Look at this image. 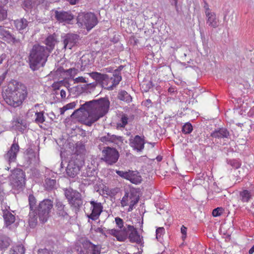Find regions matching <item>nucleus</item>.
<instances>
[{
  "mask_svg": "<svg viewBox=\"0 0 254 254\" xmlns=\"http://www.w3.org/2000/svg\"><path fill=\"white\" fill-rule=\"evenodd\" d=\"M110 102L105 99L86 102L74 111L71 117L78 119L84 124L91 126L108 112Z\"/></svg>",
  "mask_w": 254,
  "mask_h": 254,
  "instance_id": "nucleus-1",
  "label": "nucleus"
},
{
  "mask_svg": "<svg viewBox=\"0 0 254 254\" xmlns=\"http://www.w3.org/2000/svg\"><path fill=\"white\" fill-rule=\"evenodd\" d=\"M3 96L4 101L9 106L17 108L22 105L28 97L27 86L23 83L12 80L8 84Z\"/></svg>",
  "mask_w": 254,
  "mask_h": 254,
  "instance_id": "nucleus-2",
  "label": "nucleus"
},
{
  "mask_svg": "<svg viewBox=\"0 0 254 254\" xmlns=\"http://www.w3.org/2000/svg\"><path fill=\"white\" fill-rule=\"evenodd\" d=\"M47 49L46 47L39 44L33 46L28 56L29 64L31 69L35 70L39 66H44L49 56Z\"/></svg>",
  "mask_w": 254,
  "mask_h": 254,
  "instance_id": "nucleus-3",
  "label": "nucleus"
},
{
  "mask_svg": "<svg viewBox=\"0 0 254 254\" xmlns=\"http://www.w3.org/2000/svg\"><path fill=\"white\" fill-rule=\"evenodd\" d=\"M98 23V18L93 12H80L77 17V24L79 27H84L88 31Z\"/></svg>",
  "mask_w": 254,
  "mask_h": 254,
  "instance_id": "nucleus-4",
  "label": "nucleus"
},
{
  "mask_svg": "<svg viewBox=\"0 0 254 254\" xmlns=\"http://www.w3.org/2000/svg\"><path fill=\"white\" fill-rule=\"evenodd\" d=\"M53 207V202L50 199H45L39 203L37 207L38 215L43 223L48 220Z\"/></svg>",
  "mask_w": 254,
  "mask_h": 254,
  "instance_id": "nucleus-5",
  "label": "nucleus"
},
{
  "mask_svg": "<svg viewBox=\"0 0 254 254\" xmlns=\"http://www.w3.org/2000/svg\"><path fill=\"white\" fill-rule=\"evenodd\" d=\"M64 195L71 207L78 209L82 206L83 201L81 194L77 190L67 189L64 190Z\"/></svg>",
  "mask_w": 254,
  "mask_h": 254,
  "instance_id": "nucleus-6",
  "label": "nucleus"
},
{
  "mask_svg": "<svg viewBox=\"0 0 254 254\" xmlns=\"http://www.w3.org/2000/svg\"><path fill=\"white\" fill-rule=\"evenodd\" d=\"M115 221L116 228L112 229V236L116 237L117 241L124 242L127 236V227L124 226L123 220L120 217H116Z\"/></svg>",
  "mask_w": 254,
  "mask_h": 254,
  "instance_id": "nucleus-7",
  "label": "nucleus"
},
{
  "mask_svg": "<svg viewBox=\"0 0 254 254\" xmlns=\"http://www.w3.org/2000/svg\"><path fill=\"white\" fill-rule=\"evenodd\" d=\"M203 2V8L205 13L206 24L211 28H217L220 23L218 17L214 12L212 11L209 8L208 3L205 0H204Z\"/></svg>",
  "mask_w": 254,
  "mask_h": 254,
  "instance_id": "nucleus-8",
  "label": "nucleus"
},
{
  "mask_svg": "<svg viewBox=\"0 0 254 254\" xmlns=\"http://www.w3.org/2000/svg\"><path fill=\"white\" fill-rule=\"evenodd\" d=\"M83 164V160L78 158V156L75 159L70 160L66 170L67 175L71 178L75 177L79 174Z\"/></svg>",
  "mask_w": 254,
  "mask_h": 254,
  "instance_id": "nucleus-9",
  "label": "nucleus"
},
{
  "mask_svg": "<svg viewBox=\"0 0 254 254\" xmlns=\"http://www.w3.org/2000/svg\"><path fill=\"white\" fill-rule=\"evenodd\" d=\"M25 175L20 169H14L10 176V180L14 187L22 188L25 185Z\"/></svg>",
  "mask_w": 254,
  "mask_h": 254,
  "instance_id": "nucleus-10",
  "label": "nucleus"
},
{
  "mask_svg": "<svg viewBox=\"0 0 254 254\" xmlns=\"http://www.w3.org/2000/svg\"><path fill=\"white\" fill-rule=\"evenodd\" d=\"M83 249L78 254H100L101 247L99 245L93 244L89 241H84L82 243Z\"/></svg>",
  "mask_w": 254,
  "mask_h": 254,
  "instance_id": "nucleus-11",
  "label": "nucleus"
},
{
  "mask_svg": "<svg viewBox=\"0 0 254 254\" xmlns=\"http://www.w3.org/2000/svg\"><path fill=\"white\" fill-rule=\"evenodd\" d=\"M90 204V210L88 212L85 210L86 214L89 218L92 220H96L102 211V206L100 203L94 201H91Z\"/></svg>",
  "mask_w": 254,
  "mask_h": 254,
  "instance_id": "nucleus-12",
  "label": "nucleus"
},
{
  "mask_svg": "<svg viewBox=\"0 0 254 254\" xmlns=\"http://www.w3.org/2000/svg\"><path fill=\"white\" fill-rule=\"evenodd\" d=\"M139 200V197L132 193H126L121 201V204L123 206H129L128 211L132 210L134 205H135Z\"/></svg>",
  "mask_w": 254,
  "mask_h": 254,
  "instance_id": "nucleus-13",
  "label": "nucleus"
},
{
  "mask_svg": "<svg viewBox=\"0 0 254 254\" xmlns=\"http://www.w3.org/2000/svg\"><path fill=\"white\" fill-rule=\"evenodd\" d=\"M55 13L56 19L60 23L70 24L74 19V15L69 11L56 10Z\"/></svg>",
  "mask_w": 254,
  "mask_h": 254,
  "instance_id": "nucleus-14",
  "label": "nucleus"
},
{
  "mask_svg": "<svg viewBox=\"0 0 254 254\" xmlns=\"http://www.w3.org/2000/svg\"><path fill=\"white\" fill-rule=\"evenodd\" d=\"M79 36L76 34L68 33L64 37V49H71L78 42Z\"/></svg>",
  "mask_w": 254,
  "mask_h": 254,
  "instance_id": "nucleus-15",
  "label": "nucleus"
},
{
  "mask_svg": "<svg viewBox=\"0 0 254 254\" xmlns=\"http://www.w3.org/2000/svg\"><path fill=\"white\" fill-rule=\"evenodd\" d=\"M19 151V146L18 143L15 142V140H14L10 149L5 155V157L8 159L9 163L14 162L16 159L17 154Z\"/></svg>",
  "mask_w": 254,
  "mask_h": 254,
  "instance_id": "nucleus-16",
  "label": "nucleus"
},
{
  "mask_svg": "<svg viewBox=\"0 0 254 254\" xmlns=\"http://www.w3.org/2000/svg\"><path fill=\"white\" fill-rule=\"evenodd\" d=\"M144 140L140 136L135 135L133 138L129 139V145L137 151H142L144 147Z\"/></svg>",
  "mask_w": 254,
  "mask_h": 254,
  "instance_id": "nucleus-17",
  "label": "nucleus"
},
{
  "mask_svg": "<svg viewBox=\"0 0 254 254\" xmlns=\"http://www.w3.org/2000/svg\"><path fill=\"white\" fill-rule=\"evenodd\" d=\"M88 163L87 171V185L91 184L96 180V165L93 164L92 162L94 160Z\"/></svg>",
  "mask_w": 254,
  "mask_h": 254,
  "instance_id": "nucleus-18",
  "label": "nucleus"
},
{
  "mask_svg": "<svg viewBox=\"0 0 254 254\" xmlns=\"http://www.w3.org/2000/svg\"><path fill=\"white\" fill-rule=\"evenodd\" d=\"M127 230L130 241L132 243L140 244L141 242V239L136 229L133 226L128 225Z\"/></svg>",
  "mask_w": 254,
  "mask_h": 254,
  "instance_id": "nucleus-19",
  "label": "nucleus"
},
{
  "mask_svg": "<svg viewBox=\"0 0 254 254\" xmlns=\"http://www.w3.org/2000/svg\"><path fill=\"white\" fill-rule=\"evenodd\" d=\"M128 176L127 177V180L129 181L132 184L137 185L141 182V176L137 171L128 170Z\"/></svg>",
  "mask_w": 254,
  "mask_h": 254,
  "instance_id": "nucleus-20",
  "label": "nucleus"
},
{
  "mask_svg": "<svg viewBox=\"0 0 254 254\" xmlns=\"http://www.w3.org/2000/svg\"><path fill=\"white\" fill-rule=\"evenodd\" d=\"M3 218L4 219V225L6 227H9L15 221V216L7 210H3Z\"/></svg>",
  "mask_w": 254,
  "mask_h": 254,
  "instance_id": "nucleus-21",
  "label": "nucleus"
},
{
  "mask_svg": "<svg viewBox=\"0 0 254 254\" xmlns=\"http://www.w3.org/2000/svg\"><path fill=\"white\" fill-rule=\"evenodd\" d=\"M230 135L229 131L225 128H220L211 133V136L217 138H228Z\"/></svg>",
  "mask_w": 254,
  "mask_h": 254,
  "instance_id": "nucleus-22",
  "label": "nucleus"
},
{
  "mask_svg": "<svg viewBox=\"0 0 254 254\" xmlns=\"http://www.w3.org/2000/svg\"><path fill=\"white\" fill-rule=\"evenodd\" d=\"M57 42L56 35L55 34L49 35L45 40L44 43L47 46V50L50 53L54 49Z\"/></svg>",
  "mask_w": 254,
  "mask_h": 254,
  "instance_id": "nucleus-23",
  "label": "nucleus"
},
{
  "mask_svg": "<svg viewBox=\"0 0 254 254\" xmlns=\"http://www.w3.org/2000/svg\"><path fill=\"white\" fill-rule=\"evenodd\" d=\"M123 67V66L121 65L118 69H115L113 72V77H112V86H116L121 81L122 78L120 71L122 70Z\"/></svg>",
  "mask_w": 254,
  "mask_h": 254,
  "instance_id": "nucleus-24",
  "label": "nucleus"
},
{
  "mask_svg": "<svg viewBox=\"0 0 254 254\" xmlns=\"http://www.w3.org/2000/svg\"><path fill=\"white\" fill-rule=\"evenodd\" d=\"M117 98L127 103L132 101V97L131 96L127 91L123 90L119 91Z\"/></svg>",
  "mask_w": 254,
  "mask_h": 254,
  "instance_id": "nucleus-25",
  "label": "nucleus"
},
{
  "mask_svg": "<svg viewBox=\"0 0 254 254\" xmlns=\"http://www.w3.org/2000/svg\"><path fill=\"white\" fill-rule=\"evenodd\" d=\"M102 160L107 163L111 164V147H107L102 151Z\"/></svg>",
  "mask_w": 254,
  "mask_h": 254,
  "instance_id": "nucleus-26",
  "label": "nucleus"
},
{
  "mask_svg": "<svg viewBox=\"0 0 254 254\" xmlns=\"http://www.w3.org/2000/svg\"><path fill=\"white\" fill-rule=\"evenodd\" d=\"M10 240L9 238L5 237H0V254H2L4 251L9 246Z\"/></svg>",
  "mask_w": 254,
  "mask_h": 254,
  "instance_id": "nucleus-27",
  "label": "nucleus"
},
{
  "mask_svg": "<svg viewBox=\"0 0 254 254\" xmlns=\"http://www.w3.org/2000/svg\"><path fill=\"white\" fill-rule=\"evenodd\" d=\"M14 24L16 29L19 31L25 29L28 25V21L26 19L21 18L14 21Z\"/></svg>",
  "mask_w": 254,
  "mask_h": 254,
  "instance_id": "nucleus-28",
  "label": "nucleus"
},
{
  "mask_svg": "<svg viewBox=\"0 0 254 254\" xmlns=\"http://www.w3.org/2000/svg\"><path fill=\"white\" fill-rule=\"evenodd\" d=\"M240 200L243 202H248L251 198V193L250 191L245 190L240 191Z\"/></svg>",
  "mask_w": 254,
  "mask_h": 254,
  "instance_id": "nucleus-29",
  "label": "nucleus"
},
{
  "mask_svg": "<svg viewBox=\"0 0 254 254\" xmlns=\"http://www.w3.org/2000/svg\"><path fill=\"white\" fill-rule=\"evenodd\" d=\"M78 69L76 68H70L68 69H63V73H64L65 75L67 76L69 78L73 79L75 76L78 73Z\"/></svg>",
  "mask_w": 254,
  "mask_h": 254,
  "instance_id": "nucleus-30",
  "label": "nucleus"
},
{
  "mask_svg": "<svg viewBox=\"0 0 254 254\" xmlns=\"http://www.w3.org/2000/svg\"><path fill=\"white\" fill-rule=\"evenodd\" d=\"M57 214L59 216L64 217L67 215V213L65 210V205H63L62 202H58L56 204Z\"/></svg>",
  "mask_w": 254,
  "mask_h": 254,
  "instance_id": "nucleus-31",
  "label": "nucleus"
},
{
  "mask_svg": "<svg viewBox=\"0 0 254 254\" xmlns=\"http://www.w3.org/2000/svg\"><path fill=\"white\" fill-rule=\"evenodd\" d=\"M121 120L120 122L117 124V128L125 127L128 123V118L127 115L122 113L120 115Z\"/></svg>",
  "mask_w": 254,
  "mask_h": 254,
  "instance_id": "nucleus-32",
  "label": "nucleus"
},
{
  "mask_svg": "<svg viewBox=\"0 0 254 254\" xmlns=\"http://www.w3.org/2000/svg\"><path fill=\"white\" fill-rule=\"evenodd\" d=\"M77 104L76 102H72L67 104L65 106H63L62 108H60V112L61 115H64V112L69 110L73 109Z\"/></svg>",
  "mask_w": 254,
  "mask_h": 254,
  "instance_id": "nucleus-33",
  "label": "nucleus"
},
{
  "mask_svg": "<svg viewBox=\"0 0 254 254\" xmlns=\"http://www.w3.org/2000/svg\"><path fill=\"white\" fill-rule=\"evenodd\" d=\"M43 111L37 112L35 113V122L37 124H42L45 122V117L44 116Z\"/></svg>",
  "mask_w": 254,
  "mask_h": 254,
  "instance_id": "nucleus-34",
  "label": "nucleus"
},
{
  "mask_svg": "<svg viewBox=\"0 0 254 254\" xmlns=\"http://www.w3.org/2000/svg\"><path fill=\"white\" fill-rule=\"evenodd\" d=\"M89 76L92 78L93 79L95 80L98 82L102 79H104V78H106V76L105 75V74H101V73L98 72H92L90 73H87Z\"/></svg>",
  "mask_w": 254,
  "mask_h": 254,
  "instance_id": "nucleus-35",
  "label": "nucleus"
},
{
  "mask_svg": "<svg viewBox=\"0 0 254 254\" xmlns=\"http://www.w3.org/2000/svg\"><path fill=\"white\" fill-rule=\"evenodd\" d=\"M12 254H24L25 248L22 245H19L13 247L10 251Z\"/></svg>",
  "mask_w": 254,
  "mask_h": 254,
  "instance_id": "nucleus-36",
  "label": "nucleus"
},
{
  "mask_svg": "<svg viewBox=\"0 0 254 254\" xmlns=\"http://www.w3.org/2000/svg\"><path fill=\"white\" fill-rule=\"evenodd\" d=\"M4 41L8 43H14L16 41L15 38L12 36L9 32H8L1 38Z\"/></svg>",
  "mask_w": 254,
  "mask_h": 254,
  "instance_id": "nucleus-37",
  "label": "nucleus"
},
{
  "mask_svg": "<svg viewBox=\"0 0 254 254\" xmlns=\"http://www.w3.org/2000/svg\"><path fill=\"white\" fill-rule=\"evenodd\" d=\"M227 162L228 164L230 165L234 169H238L241 166V163L239 160L237 159L227 160Z\"/></svg>",
  "mask_w": 254,
  "mask_h": 254,
  "instance_id": "nucleus-38",
  "label": "nucleus"
},
{
  "mask_svg": "<svg viewBox=\"0 0 254 254\" xmlns=\"http://www.w3.org/2000/svg\"><path fill=\"white\" fill-rule=\"evenodd\" d=\"M56 184L55 180L47 179L45 180V187L48 190H51L54 188Z\"/></svg>",
  "mask_w": 254,
  "mask_h": 254,
  "instance_id": "nucleus-39",
  "label": "nucleus"
},
{
  "mask_svg": "<svg viewBox=\"0 0 254 254\" xmlns=\"http://www.w3.org/2000/svg\"><path fill=\"white\" fill-rule=\"evenodd\" d=\"M29 205L31 211L34 210V208L36 204V199L33 194H30L28 197Z\"/></svg>",
  "mask_w": 254,
  "mask_h": 254,
  "instance_id": "nucleus-40",
  "label": "nucleus"
},
{
  "mask_svg": "<svg viewBox=\"0 0 254 254\" xmlns=\"http://www.w3.org/2000/svg\"><path fill=\"white\" fill-rule=\"evenodd\" d=\"M112 143L117 144L118 146H121L123 144V138L121 136H117L112 135Z\"/></svg>",
  "mask_w": 254,
  "mask_h": 254,
  "instance_id": "nucleus-41",
  "label": "nucleus"
},
{
  "mask_svg": "<svg viewBox=\"0 0 254 254\" xmlns=\"http://www.w3.org/2000/svg\"><path fill=\"white\" fill-rule=\"evenodd\" d=\"M192 130V126L190 123L185 124L182 128V131L185 133L188 134L190 133Z\"/></svg>",
  "mask_w": 254,
  "mask_h": 254,
  "instance_id": "nucleus-42",
  "label": "nucleus"
},
{
  "mask_svg": "<svg viewBox=\"0 0 254 254\" xmlns=\"http://www.w3.org/2000/svg\"><path fill=\"white\" fill-rule=\"evenodd\" d=\"M165 233V229L163 227H159L156 229V238L158 240L160 241L161 239L162 236Z\"/></svg>",
  "mask_w": 254,
  "mask_h": 254,
  "instance_id": "nucleus-43",
  "label": "nucleus"
},
{
  "mask_svg": "<svg viewBox=\"0 0 254 254\" xmlns=\"http://www.w3.org/2000/svg\"><path fill=\"white\" fill-rule=\"evenodd\" d=\"M120 155L119 152L112 147V164L117 162Z\"/></svg>",
  "mask_w": 254,
  "mask_h": 254,
  "instance_id": "nucleus-44",
  "label": "nucleus"
},
{
  "mask_svg": "<svg viewBox=\"0 0 254 254\" xmlns=\"http://www.w3.org/2000/svg\"><path fill=\"white\" fill-rule=\"evenodd\" d=\"M224 209L222 207H217L212 211V215L214 217H218L220 216L223 212Z\"/></svg>",
  "mask_w": 254,
  "mask_h": 254,
  "instance_id": "nucleus-45",
  "label": "nucleus"
},
{
  "mask_svg": "<svg viewBox=\"0 0 254 254\" xmlns=\"http://www.w3.org/2000/svg\"><path fill=\"white\" fill-rule=\"evenodd\" d=\"M7 17V11L2 7H0V21L3 20Z\"/></svg>",
  "mask_w": 254,
  "mask_h": 254,
  "instance_id": "nucleus-46",
  "label": "nucleus"
},
{
  "mask_svg": "<svg viewBox=\"0 0 254 254\" xmlns=\"http://www.w3.org/2000/svg\"><path fill=\"white\" fill-rule=\"evenodd\" d=\"M73 82L74 83H87V80L86 79V78L83 76H79L78 77H76L75 78L73 79Z\"/></svg>",
  "mask_w": 254,
  "mask_h": 254,
  "instance_id": "nucleus-47",
  "label": "nucleus"
},
{
  "mask_svg": "<svg viewBox=\"0 0 254 254\" xmlns=\"http://www.w3.org/2000/svg\"><path fill=\"white\" fill-rule=\"evenodd\" d=\"M35 2V0H24V5L26 8H30L32 7Z\"/></svg>",
  "mask_w": 254,
  "mask_h": 254,
  "instance_id": "nucleus-48",
  "label": "nucleus"
},
{
  "mask_svg": "<svg viewBox=\"0 0 254 254\" xmlns=\"http://www.w3.org/2000/svg\"><path fill=\"white\" fill-rule=\"evenodd\" d=\"M105 75L106 76V78H104V79H102L101 80L99 81V83L102 85L103 87L106 88V86L108 85V83L109 81V76L107 74H105Z\"/></svg>",
  "mask_w": 254,
  "mask_h": 254,
  "instance_id": "nucleus-49",
  "label": "nucleus"
},
{
  "mask_svg": "<svg viewBox=\"0 0 254 254\" xmlns=\"http://www.w3.org/2000/svg\"><path fill=\"white\" fill-rule=\"evenodd\" d=\"M116 173L119 176H120L122 178H124L126 180H127V177L128 176V171L124 172V171H122L117 170Z\"/></svg>",
  "mask_w": 254,
  "mask_h": 254,
  "instance_id": "nucleus-50",
  "label": "nucleus"
},
{
  "mask_svg": "<svg viewBox=\"0 0 254 254\" xmlns=\"http://www.w3.org/2000/svg\"><path fill=\"white\" fill-rule=\"evenodd\" d=\"M62 81L59 82H55L54 83H53L52 87L54 90H59L62 86Z\"/></svg>",
  "mask_w": 254,
  "mask_h": 254,
  "instance_id": "nucleus-51",
  "label": "nucleus"
},
{
  "mask_svg": "<svg viewBox=\"0 0 254 254\" xmlns=\"http://www.w3.org/2000/svg\"><path fill=\"white\" fill-rule=\"evenodd\" d=\"M38 254H54L53 252L47 249L39 250Z\"/></svg>",
  "mask_w": 254,
  "mask_h": 254,
  "instance_id": "nucleus-52",
  "label": "nucleus"
},
{
  "mask_svg": "<svg viewBox=\"0 0 254 254\" xmlns=\"http://www.w3.org/2000/svg\"><path fill=\"white\" fill-rule=\"evenodd\" d=\"M111 138L109 136V134H108V136H103L101 137L100 139V140L104 143H107L108 142L111 141Z\"/></svg>",
  "mask_w": 254,
  "mask_h": 254,
  "instance_id": "nucleus-53",
  "label": "nucleus"
},
{
  "mask_svg": "<svg viewBox=\"0 0 254 254\" xmlns=\"http://www.w3.org/2000/svg\"><path fill=\"white\" fill-rule=\"evenodd\" d=\"M8 31H7L3 26H0V36L3 37Z\"/></svg>",
  "mask_w": 254,
  "mask_h": 254,
  "instance_id": "nucleus-54",
  "label": "nucleus"
},
{
  "mask_svg": "<svg viewBox=\"0 0 254 254\" xmlns=\"http://www.w3.org/2000/svg\"><path fill=\"white\" fill-rule=\"evenodd\" d=\"M181 231L183 235L182 239H185L187 235V228L185 227L184 226H182L181 229Z\"/></svg>",
  "mask_w": 254,
  "mask_h": 254,
  "instance_id": "nucleus-55",
  "label": "nucleus"
},
{
  "mask_svg": "<svg viewBox=\"0 0 254 254\" xmlns=\"http://www.w3.org/2000/svg\"><path fill=\"white\" fill-rule=\"evenodd\" d=\"M29 223L30 226H33L34 225H35L37 223V218L34 217L33 221H32V219L29 220Z\"/></svg>",
  "mask_w": 254,
  "mask_h": 254,
  "instance_id": "nucleus-56",
  "label": "nucleus"
},
{
  "mask_svg": "<svg viewBox=\"0 0 254 254\" xmlns=\"http://www.w3.org/2000/svg\"><path fill=\"white\" fill-rule=\"evenodd\" d=\"M60 95L62 99H65L66 95V91L63 89L61 90L60 91Z\"/></svg>",
  "mask_w": 254,
  "mask_h": 254,
  "instance_id": "nucleus-57",
  "label": "nucleus"
},
{
  "mask_svg": "<svg viewBox=\"0 0 254 254\" xmlns=\"http://www.w3.org/2000/svg\"><path fill=\"white\" fill-rule=\"evenodd\" d=\"M170 2L173 5H175L177 8L178 7V0H170Z\"/></svg>",
  "mask_w": 254,
  "mask_h": 254,
  "instance_id": "nucleus-58",
  "label": "nucleus"
},
{
  "mask_svg": "<svg viewBox=\"0 0 254 254\" xmlns=\"http://www.w3.org/2000/svg\"><path fill=\"white\" fill-rule=\"evenodd\" d=\"M67 1L69 2V3L71 5L75 4L78 0H66Z\"/></svg>",
  "mask_w": 254,
  "mask_h": 254,
  "instance_id": "nucleus-59",
  "label": "nucleus"
},
{
  "mask_svg": "<svg viewBox=\"0 0 254 254\" xmlns=\"http://www.w3.org/2000/svg\"><path fill=\"white\" fill-rule=\"evenodd\" d=\"M254 253V245L250 249L249 251V254H253Z\"/></svg>",
  "mask_w": 254,
  "mask_h": 254,
  "instance_id": "nucleus-60",
  "label": "nucleus"
},
{
  "mask_svg": "<svg viewBox=\"0 0 254 254\" xmlns=\"http://www.w3.org/2000/svg\"><path fill=\"white\" fill-rule=\"evenodd\" d=\"M156 159L157 161L160 162L162 160V156L159 155L156 157Z\"/></svg>",
  "mask_w": 254,
  "mask_h": 254,
  "instance_id": "nucleus-61",
  "label": "nucleus"
},
{
  "mask_svg": "<svg viewBox=\"0 0 254 254\" xmlns=\"http://www.w3.org/2000/svg\"><path fill=\"white\" fill-rule=\"evenodd\" d=\"M145 103H146V105L147 106V105H149V104H150L151 103V101L150 99H147L146 100Z\"/></svg>",
  "mask_w": 254,
  "mask_h": 254,
  "instance_id": "nucleus-62",
  "label": "nucleus"
},
{
  "mask_svg": "<svg viewBox=\"0 0 254 254\" xmlns=\"http://www.w3.org/2000/svg\"><path fill=\"white\" fill-rule=\"evenodd\" d=\"M168 91L169 92H174V90L173 88H170L169 89H168Z\"/></svg>",
  "mask_w": 254,
  "mask_h": 254,
  "instance_id": "nucleus-63",
  "label": "nucleus"
},
{
  "mask_svg": "<svg viewBox=\"0 0 254 254\" xmlns=\"http://www.w3.org/2000/svg\"><path fill=\"white\" fill-rule=\"evenodd\" d=\"M2 59L0 57V64L2 63Z\"/></svg>",
  "mask_w": 254,
  "mask_h": 254,
  "instance_id": "nucleus-64",
  "label": "nucleus"
}]
</instances>
